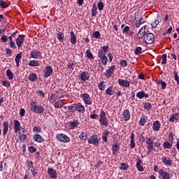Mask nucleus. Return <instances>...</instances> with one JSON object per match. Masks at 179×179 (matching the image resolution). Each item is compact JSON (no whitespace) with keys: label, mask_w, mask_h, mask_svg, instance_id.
Here are the masks:
<instances>
[{"label":"nucleus","mask_w":179,"mask_h":179,"mask_svg":"<svg viewBox=\"0 0 179 179\" xmlns=\"http://www.w3.org/2000/svg\"><path fill=\"white\" fill-rule=\"evenodd\" d=\"M179 113H176V114L171 115V117L169 118L170 122H174L175 121H178L179 118Z\"/></svg>","instance_id":"obj_31"},{"label":"nucleus","mask_w":179,"mask_h":179,"mask_svg":"<svg viewBox=\"0 0 179 179\" xmlns=\"http://www.w3.org/2000/svg\"><path fill=\"white\" fill-rule=\"evenodd\" d=\"M154 145L153 144H147V153L148 155H150L152 152H153Z\"/></svg>","instance_id":"obj_45"},{"label":"nucleus","mask_w":179,"mask_h":179,"mask_svg":"<svg viewBox=\"0 0 179 179\" xmlns=\"http://www.w3.org/2000/svg\"><path fill=\"white\" fill-rule=\"evenodd\" d=\"M145 22V20L143 19V17H141L140 20H137L136 21V27H141V24H143V23Z\"/></svg>","instance_id":"obj_44"},{"label":"nucleus","mask_w":179,"mask_h":179,"mask_svg":"<svg viewBox=\"0 0 179 179\" xmlns=\"http://www.w3.org/2000/svg\"><path fill=\"white\" fill-rule=\"evenodd\" d=\"M79 77L80 78L81 80L86 82V80H89L90 78V74L87 71H83L80 74Z\"/></svg>","instance_id":"obj_18"},{"label":"nucleus","mask_w":179,"mask_h":179,"mask_svg":"<svg viewBox=\"0 0 179 179\" xmlns=\"http://www.w3.org/2000/svg\"><path fill=\"white\" fill-rule=\"evenodd\" d=\"M158 173H159L160 177H162V179H170V178H171V176H170V173L166 172V171H164V168H162L161 169H159L158 171Z\"/></svg>","instance_id":"obj_11"},{"label":"nucleus","mask_w":179,"mask_h":179,"mask_svg":"<svg viewBox=\"0 0 179 179\" xmlns=\"http://www.w3.org/2000/svg\"><path fill=\"white\" fill-rule=\"evenodd\" d=\"M31 57L34 59H43V53L37 50H33L31 51Z\"/></svg>","instance_id":"obj_10"},{"label":"nucleus","mask_w":179,"mask_h":179,"mask_svg":"<svg viewBox=\"0 0 179 179\" xmlns=\"http://www.w3.org/2000/svg\"><path fill=\"white\" fill-rule=\"evenodd\" d=\"M98 87L99 89V90H106V83H104L103 81L101 82L99 85H98Z\"/></svg>","instance_id":"obj_49"},{"label":"nucleus","mask_w":179,"mask_h":179,"mask_svg":"<svg viewBox=\"0 0 179 179\" xmlns=\"http://www.w3.org/2000/svg\"><path fill=\"white\" fill-rule=\"evenodd\" d=\"M0 6L2 8V9H6L9 5L6 3V1H4L3 0H0Z\"/></svg>","instance_id":"obj_48"},{"label":"nucleus","mask_w":179,"mask_h":179,"mask_svg":"<svg viewBox=\"0 0 179 179\" xmlns=\"http://www.w3.org/2000/svg\"><path fill=\"white\" fill-rule=\"evenodd\" d=\"M157 85H161L162 90H164L167 87V83L162 80H158Z\"/></svg>","instance_id":"obj_39"},{"label":"nucleus","mask_w":179,"mask_h":179,"mask_svg":"<svg viewBox=\"0 0 179 179\" xmlns=\"http://www.w3.org/2000/svg\"><path fill=\"white\" fill-rule=\"evenodd\" d=\"M120 64L123 68H125V67L128 66V63L127 62V60H124V59L120 60Z\"/></svg>","instance_id":"obj_60"},{"label":"nucleus","mask_w":179,"mask_h":179,"mask_svg":"<svg viewBox=\"0 0 179 179\" xmlns=\"http://www.w3.org/2000/svg\"><path fill=\"white\" fill-rule=\"evenodd\" d=\"M33 138L36 142H38V143H43V142H44V138L38 134L34 135Z\"/></svg>","instance_id":"obj_27"},{"label":"nucleus","mask_w":179,"mask_h":179,"mask_svg":"<svg viewBox=\"0 0 179 179\" xmlns=\"http://www.w3.org/2000/svg\"><path fill=\"white\" fill-rule=\"evenodd\" d=\"M22 55H23V53L22 52H20L15 56V61L16 66L17 68H19V66H20V60L22 59Z\"/></svg>","instance_id":"obj_25"},{"label":"nucleus","mask_w":179,"mask_h":179,"mask_svg":"<svg viewBox=\"0 0 179 179\" xmlns=\"http://www.w3.org/2000/svg\"><path fill=\"white\" fill-rule=\"evenodd\" d=\"M14 123V131L15 133L17 132H20V129L22 128V127H20V122H19V120H15L13 121Z\"/></svg>","instance_id":"obj_23"},{"label":"nucleus","mask_w":179,"mask_h":179,"mask_svg":"<svg viewBox=\"0 0 179 179\" xmlns=\"http://www.w3.org/2000/svg\"><path fill=\"white\" fill-rule=\"evenodd\" d=\"M122 115V118H123L124 121H125V122H127V121H129V120H131V112H129V109H126V110H123Z\"/></svg>","instance_id":"obj_14"},{"label":"nucleus","mask_w":179,"mask_h":179,"mask_svg":"<svg viewBox=\"0 0 179 179\" xmlns=\"http://www.w3.org/2000/svg\"><path fill=\"white\" fill-rule=\"evenodd\" d=\"M83 101H84L85 104L87 106H92L93 103V99L90 97V95L87 93H83L81 96Z\"/></svg>","instance_id":"obj_6"},{"label":"nucleus","mask_w":179,"mask_h":179,"mask_svg":"<svg viewBox=\"0 0 179 179\" xmlns=\"http://www.w3.org/2000/svg\"><path fill=\"white\" fill-rule=\"evenodd\" d=\"M6 76L9 79V80H12L13 79V73L10 71V69H8L6 71Z\"/></svg>","instance_id":"obj_43"},{"label":"nucleus","mask_w":179,"mask_h":179,"mask_svg":"<svg viewBox=\"0 0 179 179\" xmlns=\"http://www.w3.org/2000/svg\"><path fill=\"white\" fill-rule=\"evenodd\" d=\"M161 127L162 124H160V122L159 120H156L153 122L152 129L155 131V132H158V131H160Z\"/></svg>","instance_id":"obj_21"},{"label":"nucleus","mask_w":179,"mask_h":179,"mask_svg":"<svg viewBox=\"0 0 179 179\" xmlns=\"http://www.w3.org/2000/svg\"><path fill=\"white\" fill-rule=\"evenodd\" d=\"M57 39L60 43H64L65 41V34L58 31L57 34Z\"/></svg>","instance_id":"obj_29"},{"label":"nucleus","mask_w":179,"mask_h":179,"mask_svg":"<svg viewBox=\"0 0 179 179\" xmlns=\"http://www.w3.org/2000/svg\"><path fill=\"white\" fill-rule=\"evenodd\" d=\"M98 58L99 59V61L101 62L102 65H107L108 62V58H107V56H103Z\"/></svg>","instance_id":"obj_36"},{"label":"nucleus","mask_w":179,"mask_h":179,"mask_svg":"<svg viewBox=\"0 0 179 179\" xmlns=\"http://www.w3.org/2000/svg\"><path fill=\"white\" fill-rule=\"evenodd\" d=\"M18 135L21 141H26V139H27V135L22 134V132H20Z\"/></svg>","instance_id":"obj_56"},{"label":"nucleus","mask_w":179,"mask_h":179,"mask_svg":"<svg viewBox=\"0 0 179 179\" xmlns=\"http://www.w3.org/2000/svg\"><path fill=\"white\" fill-rule=\"evenodd\" d=\"M60 101H62V100L57 101V102H55V103L54 104L55 108H62L63 105H61Z\"/></svg>","instance_id":"obj_57"},{"label":"nucleus","mask_w":179,"mask_h":179,"mask_svg":"<svg viewBox=\"0 0 179 179\" xmlns=\"http://www.w3.org/2000/svg\"><path fill=\"white\" fill-rule=\"evenodd\" d=\"M47 173L52 179H57V171L54 169L53 168H48Z\"/></svg>","instance_id":"obj_15"},{"label":"nucleus","mask_w":179,"mask_h":179,"mask_svg":"<svg viewBox=\"0 0 179 179\" xmlns=\"http://www.w3.org/2000/svg\"><path fill=\"white\" fill-rule=\"evenodd\" d=\"M136 97L140 100H142V99H143L144 97L145 99H148L149 97V94L145 93L144 91H141L136 94Z\"/></svg>","instance_id":"obj_24"},{"label":"nucleus","mask_w":179,"mask_h":179,"mask_svg":"<svg viewBox=\"0 0 179 179\" xmlns=\"http://www.w3.org/2000/svg\"><path fill=\"white\" fill-rule=\"evenodd\" d=\"M78 121L75 120L73 122H69V124L71 129H73L76 128V127H78Z\"/></svg>","instance_id":"obj_40"},{"label":"nucleus","mask_w":179,"mask_h":179,"mask_svg":"<svg viewBox=\"0 0 179 179\" xmlns=\"http://www.w3.org/2000/svg\"><path fill=\"white\" fill-rule=\"evenodd\" d=\"M97 6H98L99 10L101 11L103 10V9H104V3L101 1L98 2Z\"/></svg>","instance_id":"obj_63"},{"label":"nucleus","mask_w":179,"mask_h":179,"mask_svg":"<svg viewBox=\"0 0 179 179\" xmlns=\"http://www.w3.org/2000/svg\"><path fill=\"white\" fill-rule=\"evenodd\" d=\"M100 141H101V138H100L96 134H94L93 136L90 137V138L87 140V142L90 145H93L94 146H99Z\"/></svg>","instance_id":"obj_4"},{"label":"nucleus","mask_w":179,"mask_h":179,"mask_svg":"<svg viewBox=\"0 0 179 179\" xmlns=\"http://www.w3.org/2000/svg\"><path fill=\"white\" fill-rule=\"evenodd\" d=\"M108 135H110V131L108 130H104L102 133V141H103L105 143L108 142Z\"/></svg>","instance_id":"obj_26"},{"label":"nucleus","mask_w":179,"mask_h":179,"mask_svg":"<svg viewBox=\"0 0 179 179\" xmlns=\"http://www.w3.org/2000/svg\"><path fill=\"white\" fill-rule=\"evenodd\" d=\"M134 54L136 55H139L142 54V48L141 47H137L136 50H134Z\"/></svg>","instance_id":"obj_62"},{"label":"nucleus","mask_w":179,"mask_h":179,"mask_svg":"<svg viewBox=\"0 0 179 179\" xmlns=\"http://www.w3.org/2000/svg\"><path fill=\"white\" fill-rule=\"evenodd\" d=\"M28 151L29 153H36L37 152V148L34 146H29L28 148Z\"/></svg>","instance_id":"obj_55"},{"label":"nucleus","mask_w":179,"mask_h":179,"mask_svg":"<svg viewBox=\"0 0 179 179\" xmlns=\"http://www.w3.org/2000/svg\"><path fill=\"white\" fill-rule=\"evenodd\" d=\"M110 47L108 45L103 46L98 50L97 57L100 58L101 57H106V54L108 52Z\"/></svg>","instance_id":"obj_7"},{"label":"nucleus","mask_w":179,"mask_h":179,"mask_svg":"<svg viewBox=\"0 0 179 179\" xmlns=\"http://www.w3.org/2000/svg\"><path fill=\"white\" fill-rule=\"evenodd\" d=\"M145 143L146 145H153V139L149 137H145Z\"/></svg>","instance_id":"obj_58"},{"label":"nucleus","mask_w":179,"mask_h":179,"mask_svg":"<svg viewBox=\"0 0 179 179\" xmlns=\"http://www.w3.org/2000/svg\"><path fill=\"white\" fill-rule=\"evenodd\" d=\"M15 43L18 48H21L22 44L24 43V35H19L15 40Z\"/></svg>","instance_id":"obj_16"},{"label":"nucleus","mask_w":179,"mask_h":179,"mask_svg":"<svg viewBox=\"0 0 179 179\" xmlns=\"http://www.w3.org/2000/svg\"><path fill=\"white\" fill-rule=\"evenodd\" d=\"M118 85L122 87H129L131 86V83L128 80H123L121 78L118 79Z\"/></svg>","instance_id":"obj_17"},{"label":"nucleus","mask_w":179,"mask_h":179,"mask_svg":"<svg viewBox=\"0 0 179 179\" xmlns=\"http://www.w3.org/2000/svg\"><path fill=\"white\" fill-rule=\"evenodd\" d=\"M142 164H143V162L140 158H138L136 159V169L138 171H143L145 170Z\"/></svg>","instance_id":"obj_20"},{"label":"nucleus","mask_w":179,"mask_h":179,"mask_svg":"<svg viewBox=\"0 0 179 179\" xmlns=\"http://www.w3.org/2000/svg\"><path fill=\"white\" fill-rule=\"evenodd\" d=\"M173 146L172 143H170L169 141H165L163 144V147L164 149H171Z\"/></svg>","instance_id":"obj_46"},{"label":"nucleus","mask_w":179,"mask_h":179,"mask_svg":"<svg viewBox=\"0 0 179 179\" xmlns=\"http://www.w3.org/2000/svg\"><path fill=\"white\" fill-rule=\"evenodd\" d=\"M56 138L59 142H63L64 143H68V142H71V138H69L68 136L64 134H58L56 136Z\"/></svg>","instance_id":"obj_9"},{"label":"nucleus","mask_w":179,"mask_h":179,"mask_svg":"<svg viewBox=\"0 0 179 179\" xmlns=\"http://www.w3.org/2000/svg\"><path fill=\"white\" fill-rule=\"evenodd\" d=\"M8 131H9V122L6 121L3 123V136H6Z\"/></svg>","instance_id":"obj_22"},{"label":"nucleus","mask_w":179,"mask_h":179,"mask_svg":"<svg viewBox=\"0 0 179 179\" xmlns=\"http://www.w3.org/2000/svg\"><path fill=\"white\" fill-rule=\"evenodd\" d=\"M38 102L36 101H30L31 110L35 114H43V113L45 111V108H44V106L41 105H38Z\"/></svg>","instance_id":"obj_2"},{"label":"nucleus","mask_w":179,"mask_h":179,"mask_svg":"<svg viewBox=\"0 0 179 179\" xmlns=\"http://www.w3.org/2000/svg\"><path fill=\"white\" fill-rule=\"evenodd\" d=\"M1 85L4 86V87H10V83L8 80H3Z\"/></svg>","instance_id":"obj_59"},{"label":"nucleus","mask_w":179,"mask_h":179,"mask_svg":"<svg viewBox=\"0 0 179 179\" xmlns=\"http://www.w3.org/2000/svg\"><path fill=\"white\" fill-rule=\"evenodd\" d=\"M155 41V34L150 32H147L144 36L143 43L145 44H153Z\"/></svg>","instance_id":"obj_5"},{"label":"nucleus","mask_w":179,"mask_h":179,"mask_svg":"<svg viewBox=\"0 0 179 179\" xmlns=\"http://www.w3.org/2000/svg\"><path fill=\"white\" fill-rule=\"evenodd\" d=\"M79 138L81 141H86L87 139V134L83 132L80 134Z\"/></svg>","instance_id":"obj_51"},{"label":"nucleus","mask_w":179,"mask_h":179,"mask_svg":"<svg viewBox=\"0 0 179 179\" xmlns=\"http://www.w3.org/2000/svg\"><path fill=\"white\" fill-rule=\"evenodd\" d=\"M138 141L142 143H145V142H146V138L145 137V136H143V134L139 135Z\"/></svg>","instance_id":"obj_54"},{"label":"nucleus","mask_w":179,"mask_h":179,"mask_svg":"<svg viewBox=\"0 0 179 179\" xmlns=\"http://www.w3.org/2000/svg\"><path fill=\"white\" fill-rule=\"evenodd\" d=\"M100 37H101V34H100V32L99 31H95L93 32L92 34V38H100Z\"/></svg>","instance_id":"obj_47"},{"label":"nucleus","mask_w":179,"mask_h":179,"mask_svg":"<svg viewBox=\"0 0 179 179\" xmlns=\"http://www.w3.org/2000/svg\"><path fill=\"white\" fill-rule=\"evenodd\" d=\"M70 40L71 44H73V45L76 44V36H75V33L73 32V31H71L70 33Z\"/></svg>","instance_id":"obj_30"},{"label":"nucleus","mask_w":179,"mask_h":179,"mask_svg":"<svg viewBox=\"0 0 179 179\" xmlns=\"http://www.w3.org/2000/svg\"><path fill=\"white\" fill-rule=\"evenodd\" d=\"M162 162L165 166H171V164H173L171 159H167V157L166 156L162 157Z\"/></svg>","instance_id":"obj_28"},{"label":"nucleus","mask_w":179,"mask_h":179,"mask_svg":"<svg viewBox=\"0 0 179 179\" xmlns=\"http://www.w3.org/2000/svg\"><path fill=\"white\" fill-rule=\"evenodd\" d=\"M119 169L120 170H128V169H129V166L126 163H120Z\"/></svg>","instance_id":"obj_42"},{"label":"nucleus","mask_w":179,"mask_h":179,"mask_svg":"<svg viewBox=\"0 0 179 179\" xmlns=\"http://www.w3.org/2000/svg\"><path fill=\"white\" fill-rule=\"evenodd\" d=\"M92 15L94 17L97 16V6L96 5V3H94L92 6Z\"/></svg>","instance_id":"obj_38"},{"label":"nucleus","mask_w":179,"mask_h":179,"mask_svg":"<svg viewBox=\"0 0 179 179\" xmlns=\"http://www.w3.org/2000/svg\"><path fill=\"white\" fill-rule=\"evenodd\" d=\"M114 71H115V65H112L108 69L105 73V76L108 79L111 78L113 73H114Z\"/></svg>","instance_id":"obj_13"},{"label":"nucleus","mask_w":179,"mask_h":179,"mask_svg":"<svg viewBox=\"0 0 179 179\" xmlns=\"http://www.w3.org/2000/svg\"><path fill=\"white\" fill-rule=\"evenodd\" d=\"M162 65H166V64H167V54H163L162 55Z\"/></svg>","instance_id":"obj_50"},{"label":"nucleus","mask_w":179,"mask_h":179,"mask_svg":"<svg viewBox=\"0 0 179 179\" xmlns=\"http://www.w3.org/2000/svg\"><path fill=\"white\" fill-rule=\"evenodd\" d=\"M29 66H39L40 63L38 60H30L28 63Z\"/></svg>","instance_id":"obj_35"},{"label":"nucleus","mask_w":179,"mask_h":179,"mask_svg":"<svg viewBox=\"0 0 179 179\" xmlns=\"http://www.w3.org/2000/svg\"><path fill=\"white\" fill-rule=\"evenodd\" d=\"M159 19L157 18V20H155L154 22L151 24V26L152 29H156L157 27V25L159 24Z\"/></svg>","instance_id":"obj_61"},{"label":"nucleus","mask_w":179,"mask_h":179,"mask_svg":"<svg viewBox=\"0 0 179 179\" xmlns=\"http://www.w3.org/2000/svg\"><path fill=\"white\" fill-rule=\"evenodd\" d=\"M86 57L87 58H90V59H94V57H93V54L92 53V52L90 51V50H87L86 51Z\"/></svg>","instance_id":"obj_53"},{"label":"nucleus","mask_w":179,"mask_h":179,"mask_svg":"<svg viewBox=\"0 0 179 179\" xmlns=\"http://www.w3.org/2000/svg\"><path fill=\"white\" fill-rule=\"evenodd\" d=\"M143 106L144 107V110H147V111H149L150 110H152V103H150L149 102L143 103Z\"/></svg>","instance_id":"obj_41"},{"label":"nucleus","mask_w":179,"mask_h":179,"mask_svg":"<svg viewBox=\"0 0 179 179\" xmlns=\"http://www.w3.org/2000/svg\"><path fill=\"white\" fill-rule=\"evenodd\" d=\"M37 74L35 73H31L29 75V80L30 82H36L37 80Z\"/></svg>","instance_id":"obj_34"},{"label":"nucleus","mask_w":179,"mask_h":179,"mask_svg":"<svg viewBox=\"0 0 179 179\" xmlns=\"http://www.w3.org/2000/svg\"><path fill=\"white\" fill-rule=\"evenodd\" d=\"M99 123L103 127H108V118H107V115H106V112L101 110L99 114Z\"/></svg>","instance_id":"obj_3"},{"label":"nucleus","mask_w":179,"mask_h":179,"mask_svg":"<svg viewBox=\"0 0 179 179\" xmlns=\"http://www.w3.org/2000/svg\"><path fill=\"white\" fill-rule=\"evenodd\" d=\"M69 111L73 114L76 111L78 113H80L83 114L86 111V108H85V106L82 104V103L78 102L77 103H73L69 106Z\"/></svg>","instance_id":"obj_1"},{"label":"nucleus","mask_w":179,"mask_h":179,"mask_svg":"<svg viewBox=\"0 0 179 179\" xmlns=\"http://www.w3.org/2000/svg\"><path fill=\"white\" fill-rule=\"evenodd\" d=\"M121 147H120V144L118 143H115L112 145V155L113 156H117Z\"/></svg>","instance_id":"obj_12"},{"label":"nucleus","mask_w":179,"mask_h":179,"mask_svg":"<svg viewBox=\"0 0 179 179\" xmlns=\"http://www.w3.org/2000/svg\"><path fill=\"white\" fill-rule=\"evenodd\" d=\"M144 117H145V118ZM144 117H141L140 120L138 121V124L141 127H143L148 121V117H146V116H144Z\"/></svg>","instance_id":"obj_37"},{"label":"nucleus","mask_w":179,"mask_h":179,"mask_svg":"<svg viewBox=\"0 0 179 179\" xmlns=\"http://www.w3.org/2000/svg\"><path fill=\"white\" fill-rule=\"evenodd\" d=\"M148 33V31H146V30H145V29H143V27H142L139 31L138 33L137 34V38L138 39L141 38H145V36H146Z\"/></svg>","instance_id":"obj_19"},{"label":"nucleus","mask_w":179,"mask_h":179,"mask_svg":"<svg viewBox=\"0 0 179 179\" xmlns=\"http://www.w3.org/2000/svg\"><path fill=\"white\" fill-rule=\"evenodd\" d=\"M173 78L175 81L176 82L177 85H179V77H178V73H177V71H173Z\"/></svg>","instance_id":"obj_52"},{"label":"nucleus","mask_w":179,"mask_h":179,"mask_svg":"<svg viewBox=\"0 0 179 179\" xmlns=\"http://www.w3.org/2000/svg\"><path fill=\"white\" fill-rule=\"evenodd\" d=\"M129 30H131V28H129V26H126L123 29V33H124V34H126L127 36H131L132 34H134V32L130 31Z\"/></svg>","instance_id":"obj_33"},{"label":"nucleus","mask_w":179,"mask_h":179,"mask_svg":"<svg viewBox=\"0 0 179 179\" xmlns=\"http://www.w3.org/2000/svg\"><path fill=\"white\" fill-rule=\"evenodd\" d=\"M52 73H54L52 67L51 66H46L43 71V78L47 79V78H50Z\"/></svg>","instance_id":"obj_8"},{"label":"nucleus","mask_w":179,"mask_h":179,"mask_svg":"<svg viewBox=\"0 0 179 179\" xmlns=\"http://www.w3.org/2000/svg\"><path fill=\"white\" fill-rule=\"evenodd\" d=\"M106 94L107 96H113L114 94V87L110 86L106 90Z\"/></svg>","instance_id":"obj_32"},{"label":"nucleus","mask_w":179,"mask_h":179,"mask_svg":"<svg viewBox=\"0 0 179 179\" xmlns=\"http://www.w3.org/2000/svg\"><path fill=\"white\" fill-rule=\"evenodd\" d=\"M135 146H136L135 140H130V144H129L130 149H134Z\"/></svg>","instance_id":"obj_64"}]
</instances>
